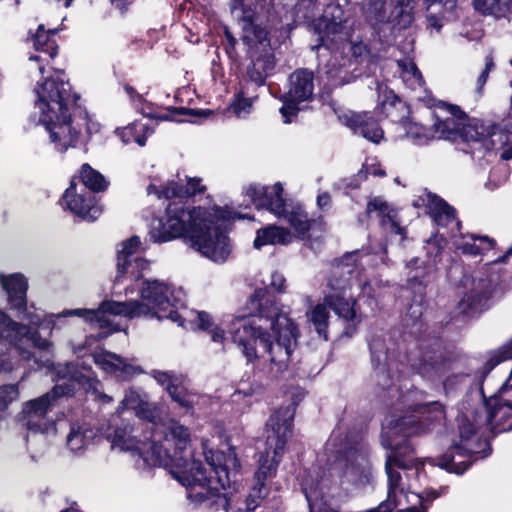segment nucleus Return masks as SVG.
Instances as JSON below:
<instances>
[{"label": "nucleus", "instance_id": "obj_1", "mask_svg": "<svg viewBox=\"0 0 512 512\" xmlns=\"http://www.w3.org/2000/svg\"><path fill=\"white\" fill-rule=\"evenodd\" d=\"M255 290L245 314L226 316L215 322L205 311L184 309L181 327L206 331L215 344L224 348L228 334L248 363L263 359L270 373L288 367L297 345L299 330L295 322L283 313L268 292L266 281Z\"/></svg>", "mask_w": 512, "mask_h": 512}, {"label": "nucleus", "instance_id": "obj_2", "mask_svg": "<svg viewBox=\"0 0 512 512\" xmlns=\"http://www.w3.org/2000/svg\"><path fill=\"white\" fill-rule=\"evenodd\" d=\"M150 456H144V464L168 467L172 475L188 489V498L195 503L226 497V490L236 484L239 469L238 459L233 450L227 453L208 450L203 444L207 464L215 477H207L200 462L189 461L187 449L191 444L188 427L177 420L152 424Z\"/></svg>", "mask_w": 512, "mask_h": 512}, {"label": "nucleus", "instance_id": "obj_3", "mask_svg": "<svg viewBox=\"0 0 512 512\" xmlns=\"http://www.w3.org/2000/svg\"><path fill=\"white\" fill-rule=\"evenodd\" d=\"M509 380L506 379L498 393L491 395L484 405L480 403L478 392L466 397L458 416L457 439L441 457L429 458L431 465L462 474L474 461L490 454L489 443L483 439L485 432L512 430V384H508Z\"/></svg>", "mask_w": 512, "mask_h": 512}, {"label": "nucleus", "instance_id": "obj_4", "mask_svg": "<svg viewBox=\"0 0 512 512\" xmlns=\"http://www.w3.org/2000/svg\"><path fill=\"white\" fill-rule=\"evenodd\" d=\"M137 289L139 290L137 300H108L102 302L97 309H69L57 316H77L84 319L93 327L102 330L97 335L99 339L120 330V325L114 322L116 316L128 319L150 316L169 319L178 326L184 324L183 310L187 308L184 307L185 293L181 288L160 280H145Z\"/></svg>", "mask_w": 512, "mask_h": 512}, {"label": "nucleus", "instance_id": "obj_5", "mask_svg": "<svg viewBox=\"0 0 512 512\" xmlns=\"http://www.w3.org/2000/svg\"><path fill=\"white\" fill-rule=\"evenodd\" d=\"M35 109L53 148L64 153L86 144L100 133L101 124L87 113L76 114V97L62 72H55L35 87Z\"/></svg>", "mask_w": 512, "mask_h": 512}, {"label": "nucleus", "instance_id": "obj_6", "mask_svg": "<svg viewBox=\"0 0 512 512\" xmlns=\"http://www.w3.org/2000/svg\"><path fill=\"white\" fill-rule=\"evenodd\" d=\"M295 409L292 405L281 407L269 417L266 429V450L259 458L255 473L256 484L246 499V509L254 510L258 499L266 494V480L276 474L278 464L284 454L285 444L292 433Z\"/></svg>", "mask_w": 512, "mask_h": 512}, {"label": "nucleus", "instance_id": "obj_7", "mask_svg": "<svg viewBox=\"0 0 512 512\" xmlns=\"http://www.w3.org/2000/svg\"><path fill=\"white\" fill-rule=\"evenodd\" d=\"M345 23L346 18L342 7L339 4H330L325 9L317 25L321 45L314 46L313 48H325L333 52V59H331L328 65L329 68L326 71L332 85L342 82V78L339 75L340 70L334 67V62L338 59V56L345 59L351 54L353 57L359 58L365 56L368 52L367 46L364 43L351 39Z\"/></svg>", "mask_w": 512, "mask_h": 512}, {"label": "nucleus", "instance_id": "obj_8", "mask_svg": "<svg viewBox=\"0 0 512 512\" xmlns=\"http://www.w3.org/2000/svg\"><path fill=\"white\" fill-rule=\"evenodd\" d=\"M205 218L194 230V234H191L190 245L212 262L224 263L232 251L226 223L234 218V213L227 207L209 204Z\"/></svg>", "mask_w": 512, "mask_h": 512}, {"label": "nucleus", "instance_id": "obj_9", "mask_svg": "<svg viewBox=\"0 0 512 512\" xmlns=\"http://www.w3.org/2000/svg\"><path fill=\"white\" fill-rule=\"evenodd\" d=\"M209 205L186 208L183 204L172 202L165 214L153 221L150 237L154 242H168L185 236L189 241L194 230L206 219Z\"/></svg>", "mask_w": 512, "mask_h": 512}, {"label": "nucleus", "instance_id": "obj_10", "mask_svg": "<svg viewBox=\"0 0 512 512\" xmlns=\"http://www.w3.org/2000/svg\"><path fill=\"white\" fill-rule=\"evenodd\" d=\"M283 186L277 182L271 186L250 185L247 196L258 209H266L278 218L285 219L295 234L304 235L311 227V220L299 203L283 199Z\"/></svg>", "mask_w": 512, "mask_h": 512}, {"label": "nucleus", "instance_id": "obj_11", "mask_svg": "<svg viewBox=\"0 0 512 512\" xmlns=\"http://www.w3.org/2000/svg\"><path fill=\"white\" fill-rule=\"evenodd\" d=\"M72 389L62 384L55 385L51 392L26 402L22 415L24 425L29 431L49 433L54 430V423L46 418V414L58 397L69 394Z\"/></svg>", "mask_w": 512, "mask_h": 512}, {"label": "nucleus", "instance_id": "obj_12", "mask_svg": "<svg viewBox=\"0 0 512 512\" xmlns=\"http://www.w3.org/2000/svg\"><path fill=\"white\" fill-rule=\"evenodd\" d=\"M272 66L273 62L270 59H257L253 62L252 67L248 70V75L254 84H241L228 106L230 114L239 119H244L252 113L258 95L251 92V87L263 84Z\"/></svg>", "mask_w": 512, "mask_h": 512}, {"label": "nucleus", "instance_id": "obj_13", "mask_svg": "<svg viewBox=\"0 0 512 512\" xmlns=\"http://www.w3.org/2000/svg\"><path fill=\"white\" fill-rule=\"evenodd\" d=\"M466 290L459 301L458 308L461 313L468 316L486 310L490 301L499 296V289L488 279H464Z\"/></svg>", "mask_w": 512, "mask_h": 512}, {"label": "nucleus", "instance_id": "obj_14", "mask_svg": "<svg viewBox=\"0 0 512 512\" xmlns=\"http://www.w3.org/2000/svg\"><path fill=\"white\" fill-rule=\"evenodd\" d=\"M206 191V185L200 177L180 178L179 176L161 181L153 179L147 186L148 195L154 194L158 199L161 198H187L202 194Z\"/></svg>", "mask_w": 512, "mask_h": 512}, {"label": "nucleus", "instance_id": "obj_15", "mask_svg": "<svg viewBox=\"0 0 512 512\" xmlns=\"http://www.w3.org/2000/svg\"><path fill=\"white\" fill-rule=\"evenodd\" d=\"M313 74L308 70H297L290 76V88L284 97L280 113L285 123L292 122L297 114L298 104L309 100L313 95Z\"/></svg>", "mask_w": 512, "mask_h": 512}, {"label": "nucleus", "instance_id": "obj_16", "mask_svg": "<svg viewBox=\"0 0 512 512\" xmlns=\"http://www.w3.org/2000/svg\"><path fill=\"white\" fill-rule=\"evenodd\" d=\"M446 240L439 233H434L426 240L424 249L426 251V260L418 257L411 259L406 268L409 270V280L421 282L422 279L435 272L441 261L443 249Z\"/></svg>", "mask_w": 512, "mask_h": 512}, {"label": "nucleus", "instance_id": "obj_17", "mask_svg": "<svg viewBox=\"0 0 512 512\" xmlns=\"http://www.w3.org/2000/svg\"><path fill=\"white\" fill-rule=\"evenodd\" d=\"M467 115L456 105L441 102L435 112L433 130L436 139L458 141Z\"/></svg>", "mask_w": 512, "mask_h": 512}, {"label": "nucleus", "instance_id": "obj_18", "mask_svg": "<svg viewBox=\"0 0 512 512\" xmlns=\"http://www.w3.org/2000/svg\"><path fill=\"white\" fill-rule=\"evenodd\" d=\"M62 205L74 215L86 221H95L102 213V208L96 203L95 197L85 188H78L74 181L62 196Z\"/></svg>", "mask_w": 512, "mask_h": 512}, {"label": "nucleus", "instance_id": "obj_19", "mask_svg": "<svg viewBox=\"0 0 512 512\" xmlns=\"http://www.w3.org/2000/svg\"><path fill=\"white\" fill-rule=\"evenodd\" d=\"M413 205L417 208L425 207L434 222L440 227H450V236L456 237L461 223L456 218L455 210L437 195L428 191H423L414 201Z\"/></svg>", "mask_w": 512, "mask_h": 512}, {"label": "nucleus", "instance_id": "obj_20", "mask_svg": "<svg viewBox=\"0 0 512 512\" xmlns=\"http://www.w3.org/2000/svg\"><path fill=\"white\" fill-rule=\"evenodd\" d=\"M338 119L355 134H360L373 143H379L384 132L369 112L356 113L344 107H333Z\"/></svg>", "mask_w": 512, "mask_h": 512}, {"label": "nucleus", "instance_id": "obj_21", "mask_svg": "<svg viewBox=\"0 0 512 512\" xmlns=\"http://www.w3.org/2000/svg\"><path fill=\"white\" fill-rule=\"evenodd\" d=\"M150 271V262L142 257L131 259H117V273L113 286V294L119 296L117 286L120 283H127L125 295L133 294L134 288H138L142 282L141 278Z\"/></svg>", "mask_w": 512, "mask_h": 512}, {"label": "nucleus", "instance_id": "obj_22", "mask_svg": "<svg viewBox=\"0 0 512 512\" xmlns=\"http://www.w3.org/2000/svg\"><path fill=\"white\" fill-rule=\"evenodd\" d=\"M506 136L501 132L485 125L483 121L479 119L467 118L458 140L465 143H472L479 145V147L485 150L494 149L497 144L502 145Z\"/></svg>", "mask_w": 512, "mask_h": 512}, {"label": "nucleus", "instance_id": "obj_23", "mask_svg": "<svg viewBox=\"0 0 512 512\" xmlns=\"http://www.w3.org/2000/svg\"><path fill=\"white\" fill-rule=\"evenodd\" d=\"M59 29L53 28L45 31L44 25H39L35 35L32 38L33 47L36 54L30 55L27 67L30 72L34 70L43 75L45 67L56 56L58 47L54 40L50 39L49 34H55Z\"/></svg>", "mask_w": 512, "mask_h": 512}, {"label": "nucleus", "instance_id": "obj_24", "mask_svg": "<svg viewBox=\"0 0 512 512\" xmlns=\"http://www.w3.org/2000/svg\"><path fill=\"white\" fill-rule=\"evenodd\" d=\"M93 359L104 373L119 380H130L143 373L141 366L134 363V361L122 358L109 351L96 352Z\"/></svg>", "mask_w": 512, "mask_h": 512}, {"label": "nucleus", "instance_id": "obj_25", "mask_svg": "<svg viewBox=\"0 0 512 512\" xmlns=\"http://www.w3.org/2000/svg\"><path fill=\"white\" fill-rule=\"evenodd\" d=\"M335 469L343 483L363 484L368 481L370 476V466L366 455L356 451H349L344 458H340Z\"/></svg>", "mask_w": 512, "mask_h": 512}, {"label": "nucleus", "instance_id": "obj_26", "mask_svg": "<svg viewBox=\"0 0 512 512\" xmlns=\"http://www.w3.org/2000/svg\"><path fill=\"white\" fill-rule=\"evenodd\" d=\"M126 410L134 411L137 417L148 421L150 424H155V421L160 419L162 413L155 403L148 401L146 394L134 388L126 391L123 400L117 408V414L122 415Z\"/></svg>", "mask_w": 512, "mask_h": 512}, {"label": "nucleus", "instance_id": "obj_27", "mask_svg": "<svg viewBox=\"0 0 512 512\" xmlns=\"http://www.w3.org/2000/svg\"><path fill=\"white\" fill-rule=\"evenodd\" d=\"M326 302L346 322L345 334L352 335L361 322V314L355 309L353 294L342 288L339 292L326 296Z\"/></svg>", "mask_w": 512, "mask_h": 512}, {"label": "nucleus", "instance_id": "obj_28", "mask_svg": "<svg viewBox=\"0 0 512 512\" xmlns=\"http://www.w3.org/2000/svg\"><path fill=\"white\" fill-rule=\"evenodd\" d=\"M139 430L132 426L125 425L115 428L113 434L107 435L113 449L120 451H131L144 460V456H150V442L146 443L138 439Z\"/></svg>", "mask_w": 512, "mask_h": 512}, {"label": "nucleus", "instance_id": "obj_29", "mask_svg": "<svg viewBox=\"0 0 512 512\" xmlns=\"http://www.w3.org/2000/svg\"><path fill=\"white\" fill-rule=\"evenodd\" d=\"M0 284L8 295L11 308L25 310L28 283L24 275L21 273L8 275L0 273Z\"/></svg>", "mask_w": 512, "mask_h": 512}, {"label": "nucleus", "instance_id": "obj_30", "mask_svg": "<svg viewBox=\"0 0 512 512\" xmlns=\"http://www.w3.org/2000/svg\"><path fill=\"white\" fill-rule=\"evenodd\" d=\"M367 213H376L382 227L390 232L403 235L404 228L399 225L397 211L380 197H374L367 204Z\"/></svg>", "mask_w": 512, "mask_h": 512}, {"label": "nucleus", "instance_id": "obj_31", "mask_svg": "<svg viewBox=\"0 0 512 512\" xmlns=\"http://www.w3.org/2000/svg\"><path fill=\"white\" fill-rule=\"evenodd\" d=\"M292 240L291 233L279 226L269 225L265 228L259 229L256 233L254 240V247L260 249L265 245H286Z\"/></svg>", "mask_w": 512, "mask_h": 512}, {"label": "nucleus", "instance_id": "obj_32", "mask_svg": "<svg viewBox=\"0 0 512 512\" xmlns=\"http://www.w3.org/2000/svg\"><path fill=\"white\" fill-rule=\"evenodd\" d=\"M153 133V129L147 122L135 121L123 128H117L115 134L124 144L135 142L139 146L146 144L147 137Z\"/></svg>", "mask_w": 512, "mask_h": 512}, {"label": "nucleus", "instance_id": "obj_33", "mask_svg": "<svg viewBox=\"0 0 512 512\" xmlns=\"http://www.w3.org/2000/svg\"><path fill=\"white\" fill-rule=\"evenodd\" d=\"M95 432L86 425L72 424L66 439L67 447L73 453H81L92 442Z\"/></svg>", "mask_w": 512, "mask_h": 512}, {"label": "nucleus", "instance_id": "obj_34", "mask_svg": "<svg viewBox=\"0 0 512 512\" xmlns=\"http://www.w3.org/2000/svg\"><path fill=\"white\" fill-rule=\"evenodd\" d=\"M329 308L331 307L326 302L325 297L323 303L314 305L306 313L308 323L313 326L317 334L324 339H327V328L330 319Z\"/></svg>", "mask_w": 512, "mask_h": 512}, {"label": "nucleus", "instance_id": "obj_35", "mask_svg": "<svg viewBox=\"0 0 512 512\" xmlns=\"http://www.w3.org/2000/svg\"><path fill=\"white\" fill-rule=\"evenodd\" d=\"M470 239L473 242L467 241L464 243H458L455 241L454 244L458 250L470 256L485 254L487 251L493 249L496 244L495 240L488 236L471 234Z\"/></svg>", "mask_w": 512, "mask_h": 512}, {"label": "nucleus", "instance_id": "obj_36", "mask_svg": "<svg viewBox=\"0 0 512 512\" xmlns=\"http://www.w3.org/2000/svg\"><path fill=\"white\" fill-rule=\"evenodd\" d=\"M57 374L62 379H71L84 387H93L94 373L90 367L82 366L80 369L74 365L59 366Z\"/></svg>", "mask_w": 512, "mask_h": 512}, {"label": "nucleus", "instance_id": "obj_37", "mask_svg": "<svg viewBox=\"0 0 512 512\" xmlns=\"http://www.w3.org/2000/svg\"><path fill=\"white\" fill-rule=\"evenodd\" d=\"M398 66L401 70V78L404 84L413 91H424V81L422 75L415 63L411 60L405 59L398 61Z\"/></svg>", "mask_w": 512, "mask_h": 512}, {"label": "nucleus", "instance_id": "obj_38", "mask_svg": "<svg viewBox=\"0 0 512 512\" xmlns=\"http://www.w3.org/2000/svg\"><path fill=\"white\" fill-rule=\"evenodd\" d=\"M80 178L84 185L83 188L89 189V192H101L107 189L108 182L105 177L93 169L89 164H83L80 168Z\"/></svg>", "mask_w": 512, "mask_h": 512}, {"label": "nucleus", "instance_id": "obj_39", "mask_svg": "<svg viewBox=\"0 0 512 512\" xmlns=\"http://www.w3.org/2000/svg\"><path fill=\"white\" fill-rule=\"evenodd\" d=\"M474 7L482 14L499 17L510 5V0H473Z\"/></svg>", "mask_w": 512, "mask_h": 512}, {"label": "nucleus", "instance_id": "obj_40", "mask_svg": "<svg viewBox=\"0 0 512 512\" xmlns=\"http://www.w3.org/2000/svg\"><path fill=\"white\" fill-rule=\"evenodd\" d=\"M406 135L418 145L426 144L436 139L433 127L426 128L418 123H408L405 127Z\"/></svg>", "mask_w": 512, "mask_h": 512}, {"label": "nucleus", "instance_id": "obj_41", "mask_svg": "<svg viewBox=\"0 0 512 512\" xmlns=\"http://www.w3.org/2000/svg\"><path fill=\"white\" fill-rule=\"evenodd\" d=\"M144 249L140 237L132 236L120 243L117 250V259L136 258L138 257L136 253Z\"/></svg>", "mask_w": 512, "mask_h": 512}, {"label": "nucleus", "instance_id": "obj_42", "mask_svg": "<svg viewBox=\"0 0 512 512\" xmlns=\"http://www.w3.org/2000/svg\"><path fill=\"white\" fill-rule=\"evenodd\" d=\"M167 391L171 398L184 408H191L194 404V395L189 393L183 386L175 383L168 385Z\"/></svg>", "mask_w": 512, "mask_h": 512}, {"label": "nucleus", "instance_id": "obj_43", "mask_svg": "<svg viewBox=\"0 0 512 512\" xmlns=\"http://www.w3.org/2000/svg\"><path fill=\"white\" fill-rule=\"evenodd\" d=\"M362 297L367 298V303L371 310H374L378 305V298L380 296V283L377 280L371 282L359 283Z\"/></svg>", "mask_w": 512, "mask_h": 512}, {"label": "nucleus", "instance_id": "obj_44", "mask_svg": "<svg viewBox=\"0 0 512 512\" xmlns=\"http://www.w3.org/2000/svg\"><path fill=\"white\" fill-rule=\"evenodd\" d=\"M19 396L18 386L15 384L0 387V409L7 407Z\"/></svg>", "mask_w": 512, "mask_h": 512}, {"label": "nucleus", "instance_id": "obj_45", "mask_svg": "<svg viewBox=\"0 0 512 512\" xmlns=\"http://www.w3.org/2000/svg\"><path fill=\"white\" fill-rule=\"evenodd\" d=\"M378 90H379V93L384 94L383 99H381V104L383 107H386L387 105L394 106L396 103L399 102V100H398L397 96L394 94V92L391 90H388L387 87L380 85L378 87Z\"/></svg>", "mask_w": 512, "mask_h": 512}, {"label": "nucleus", "instance_id": "obj_46", "mask_svg": "<svg viewBox=\"0 0 512 512\" xmlns=\"http://www.w3.org/2000/svg\"><path fill=\"white\" fill-rule=\"evenodd\" d=\"M286 280L282 274L279 272H273L270 275L269 286L278 292H283L285 290Z\"/></svg>", "mask_w": 512, "mask_h": 512}, {"label": "nucleus", "instance_id": "obj_47", "mask_svg": "<svg viewBox=\"0 0 512 512\" xmlns=\"http://www.w3.org/2000/svg\"><path fill=\"white\" fill-rule=\"evenodd\" d=\"M153 378L163 386H166V389L168 388V385H174L177 382V379H175L171 374L164 371H154L153 372Z\"/></svg>", "mask_w": 512, "mask_h": 512}, {"label": "nucleus", "instance_id": "obj_48", "mask_svg": "<svg viewBox=\"0 0 512 512\" xmlns=\"http://www.w3.org/2000/svg\"><path fill=\"white\" fill-rule=\"evenodd\" d=\"M53 317H55V316L51 315L49 317V319L40 322V316L39 315H32V316H30V314H27L25 316V318H27L30 321V324H32L33 326H35L37 328H40V329H44V328L50 329L51 325L53 323V321H52Z\"/></svg>", "mask_w": 512, "mask_h": 512}, {"label": "nucleus", "instance_id": "obj_49", "mask_svg": "<svg viewBox=\"0 0 512 512\" xmlns=\"http://www.w3.org/2000/svg\"><path fill=\"white\" fill-rule=\"evenodd\" d=\"M140 112L149 118L157 119V120H170V116L168 114H159L152 111L150 106H143L140 108Z\"/></svg>", "mask_w": 512, "mask_h": 512}, {"label": "nucleus", "instance_id": "obj_50", "mask_svg": "<svg viewBox=\"0 0 512 512\" xmlns=\"http://www.w3.org/2000/svg\"><path fill=\"white\" fill-rule=\"evenodd\" d=\"M494 63L491 56L486 57V64H485V70L482 72V74L478 78V83L480 86H483L487 80L489 72L493 69Z\"/></svg>", "mask_w": 512, "mask_h": 512}, {"label": "nucleus", "instance_id": "obj_51", "mask_svg": "<svg viewBox=\"0 0 512 512\" xmlns=\"http://www.w3.org/2000/svg\"><path fill=\"white\" fill-rule=\"evenodd\" d=\"M331 197L327 192H322L317 196V206L319 209L324 210L330 207Z\"/></svg>", "mask_w": 512, "mask_h": 512}, {"label": "nucleus", "instance_id": "obj_52", "mask_svg": "<svg viewBox=\"0 0 512 512\" xmlns=\"http://www.w3.org/2000/svg\"><path fill=\"white\" fill-rule=\"evenodd\" d=\"M366 173L371 174L373 176H383L384 171L380 168V166L376 163H366L364 165Z\"/></svg>", "mask_w": 512, "mask_h": 512}, {"label": "nucleus", "instance_id": "obj_53", "mask_svg": "<svg viewBox=\"0 0 512 512\" xmlns=\"http://www.w3.org/2000/svg\"><path fill=\"white\" fill-rule=\"evenodd\" d=\"M512 256V246L507 249L503 256L497 257L494 262L495 263H505L509 257Z\"/></svg>", "mask_w": 512, "mask_h": 512}, {"label": "nucleus", "instance_id": "obj_54", "mask_svg": "<svg viewBox=\"0 0 512 512\" xmlns=\"http://www.w3.org/2000/svg\"><path fill=\"white\" fill-rule=\"evenodd\" d=\"M417 391H409L406 395L400 394V397L403 399V402H408L409 400H413L417 397Z\"/></svg>", "mask_w": 512, "mask_h": 512}, {"label": "nucleus", "instance_id": "obj_55", "mask_svg": "<svg viewBox=\"0 0 512 512\" xmlns=\"http://www.w3.org/2000/svg\"><path fill=\"white\" fill-rule=\"evenodd\" d=\"M377 377H378V382L383 385L384 388H388V389H391L389 386L386 385V382H387V377L384 373V371H379L377 373Z\"/></svg>", "mask_w": 512, "mask_h": 512}, {"label": "nucleus", "instance_id": "obj_56", "mask_svg": "<svg viewBox=\"0 0 512 512\" xmlns=\"http://www.w3.org/2000/svg\"><path fill=\"white\" fill-rule=\"evenodd\" d=\"M433 406L435 407V410L437 412L435 415V419L441 420L444 417L442 406L439 403H434Z\"/></svg>", "mask_w": 512, "mask_h": 512}, {"label": "nucleus", "instance_id": "obj_57", "mask_svg": "<svg viewBox=\"0 0 512 512\" xmlns=\"http://www.w3.org/2000/svg\"><path fill=\"white\" fill-rule=\"evenodd\" d=\"M501 158L504 160L512 159V145L503 150Z\"/></svg>", "mask_w": 512, "mask_h": 512}, {"label": "nucleus", "instance_id": "obj_58", "mask_svg": "<svg viewBox=\"0 0 512 512\" xmlns=\"http://www.w3.org/2000/svg\"><path fill=\"white\" fill-rule=\"evenodd\" d=\"M354 254L348 255L341 263L342 269L344 270L345 267H349V261L354 258Z\"/></svg>", "mask_w": 512, "mask_h": 512}, {"label": "nucleus", "instance_id": "obj_59", "mask_svg": "<svg viewBox=\"0 0 512 512\" xmlns=\"http://www.w3.org/2000/svg\"><path fill=\"white\" fill-rule=\"evenodd\" d=\"M112 3L119 9H123L126 4V0H112Z\"/></svg>", "mask_w": 512, "mask_h": 512}, {"label": "nucleus", "instance_id": "obj_60", "mask_svg": "<svg viewBox=\"0 0 512 512\" xmlns=\"http://www.w3.org/2000/svg\"><path fill=\"white\" fill-rule=\"evenodd\" d=\"M58 3H61L64 8H68L71 6L74 0H56Z\"/></svg>", "mask_w": 512, "mask_h": 512}, {"label": "nucleus", "instance_id": "obj_61", "mask_svg": "<svg viewBox=\"0 0 512 512\" xmlns=\"http://www.w3.org/2000/svg\"><path fill=\"white\" fill-rule=\"evenodd\" d=\"M125 90L130 96H132L135 93L134 89L130 86H126Z\"/></svg>", "mask_w": 512, "mask_h": 512}, {"label": "nucleus", "instance_id": "obj_62", "mask_svg": "<svg viewBox=\"0 0 512 512\" xmlns=\"http://www.w3.org/2000/svg\"><path fill=\"white\" fill-rule=\"evenodd\" d=\"M102 399L106 402H111L112 401V397L108 396V395H102Z\"/></svg>", "mask_w": 512, "mask_h": 512}, {"label": "nucleus", "instance_id": "obj_63", "mask_svg": "<svg viewBox=\"0 0 512 512\" xmlns=\"http://www.w3.org/2000/svg\"><path fill=\"white\" fill-rule=\"evenodd\" d=\"M60 512H77L76 510L70 508V509H65V510H62Z\"/></svg>", "mask_w": 512, "mask_h": 512}, {"label": "nucleus", "instance_id": "obj_64", "mask_svg": "<svg viewBox=\"0 0 512 512\" xmlns=\"http://www.w3.org/2000/svg\"><path fill=\"white\" fill-rule=\"evenodd\" d=\"M45 366H49V360H46L44 363Z\"/></svg>", "mask_w": 512, "mask_h": 512}]
</instances>
